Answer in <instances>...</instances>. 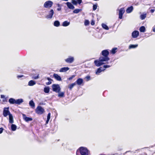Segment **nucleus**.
<instances>
[{
  "label": "nucleus",
  "instance_id": "obj_53",
  "mask_svg": "<svg viewBox=\"0 0 155 155\" xmlns=\"http://www.w3.org/2000/svg\"><path fill=\"white\" fill-rule=\"evenodd\" d=\"M61 10V7H59L57 9V10L58 11H60Z\"/></svg>",
  "mask_w": 155,
  "mask_h": 155
},
{
  "label": "nucleus",
  "instance_id": "obj_38",
  "mask_svg": "<svg viewBox=\"0 0 155 155\" xmlns=\"http://www.w3.org/2000/svg\"><path fill=\"white\" fill-rule=\"evenodd\" d=\"M39 78V75L38 74L37 76H33L32 77V78L35 79H37Z\"/></svg>",
  "mask_w": 155,
  "mask_h": 155
},
{
  "label": "nucleus",
  "instance_id": "obj_17",
  "mask_svg": "<svg viewBox=\"0 0 155 155\" xmlns=\"http://www.w3.org/2000/svg\"><path fill=\"white\" fill-rule=\"evenodd\" d=\"M23 102V100L22 99L20 98L16 100V104L19 105Z\"/></svg>",
  "mask_w": 155,
  "mask_h": 155
},
{
  "label": "nucleus",
  "instance_id": "obj_40",
  "mask_svg": "<svg viewBox=\"0 0 155 155\" xmlns=\"http://www.w3.org/2000/svg\"><path fill=\"white\" fill-rule=\"evenodd\" d=\"M111 65H112V64L111 65H104L103 66V68H109L110 67H111Z\"/></svg>",
  "mask_w": 155,
  "mask_h": 155
},
{
  "label": "nucleus",
  "instance_id": "obj_26",
  "mask_svg": "<svg viewBox=\"0 0 155 155\" xmlns=\"http://www.w3.org/2000/svg\"><path fill=\"white\" fill-rule=\"evenodd\" d=\"M11 130L13 131H15L17 129V126L14 124H12L11 126Z\"/></svg>",
  "mask_w": 155,
  "mask_h": 155
},
{
  "label": "nucleus",
  "instance_id": "obj_57",
  "mask_svg": "<svg viewBox=\"0 0 155 155\" xmlns=\"http://www.w3.org/2000/svg\"><path fill=\"white\" fill-rule=\"evenodd\" d=\"M154 2H155V1H154Z\"/></svg>",
  "mask_w": 155,
  "mask_h": 155
},
{
  "label": "nucleus",
  "instance_id": "obj_4",
  "mask_svg": "<svg viewBox=\"0 0 155 155\" xmlns=\"http://www.w3.org/2000/svg\"><path fill=\"white\" fill-rule=\"evenodd\" d=\"M53 5V2L51 1L48 0L45 2L43 6L45 8H49L52 6Z\"/></svg>",
  "mask_w": 155,
  "mask_h": 155
},
{
  "label": "nucleus",
  "instance_id": "obj_55",
  "mask_svg": "<svg viewBox=\"0 0 155 155\" xmlns=\"http://www.w3.org/2000/svg\"><path fill=\"white\" fill-rule=\"evenodd\" d=\"M57 6H58V7H60V5L59 4H57Z\"/></svg>",
  "mask_w": 155,
  "mask_h": 155
},
{
  "label": "nucleus",
  "instance_id": "obj_13",
  "mask_svg": "<svg viewBox=\"0 0 155 155\" xmlns=\"http://www.w3.org/2000/svg\"><path fill=\"white\" fill-rule=\"evenodd\" d=\"M23 117L24 119L26 122L31 121L32 120V119L31 118L27 117L24 114H23Z\"/></svg>",
  "mask_w": 155,
  "mask_h": 155
},
{
  "label": "nucleus",
  "instance_id": "obj_44",
  "mask_svg": "<svg viewBox=\"0 0 155 155\" xmlns=\"http://www.w3.org/2000/svg\"><path fill=\"white\" fill-rule=\"evenodd\" d=\"M77 2L80 5L82 2V0H77Z\"/></svg>",
  "mask_w": 155,
  "mask_h": 155
},
{
  "label": "nucleus",
  "instance_id": "obj_51",
  "mask_svg": "<svg viewBox=\"0 0 155 155\" xmlns=\"http://www.w3.org/2000/svg\"><path fill=\"white\" fill-rule=\"evenodd\" d=\"M47 79L49 81H51L52 80L51 78L48 77L47 78Z\"/></svg>",
  "mask_w": 155,
  "mask_h": 155
},
{
  "label": "nucleus",
  "instance_id": "obj_6",
  "mask_svg": "<svg viewBox=\"0 0 155 155\" xmlns=\"http://www.w3.org/2000/svg\"><path fill=\"white\" fill-rule=\"evenodd\" d=\"M74 61V57L71 56H69L68 58L65 59V61L66 63L69 64L72 63Z\"/></svg>",
  "mask_w": 155,
  "mask_h": 155
},
{
  "label": "nucleus",
  "instance_id": "obj_36",
  "mask_svg": "<svg viewBox=\"0 0 155 155\" xmlns=\"http://www.w3.org/2000/svg\"><path fill=\"white\" fill-rule=\"evenodd\" d=\"M85 79L86 81H88L90 80V77L89 76H87L85 77Z\"/></svg>",
  "mask_w": 155,
  "mask_h": 155
},
{
  "label": "nucleus",
  "instance_id": "obj_29",
  "mask_svg": "<svg viewBox=\"0 0 155 155\" xmlns=\"http://www.w3.org/2000/svg\"><path fill=\"white\" fill-rule=\"evenodd\" d=\"M145 28L144 26H141L139 28V30L140 32H144L145 31Z\"/></svg>",
  "mask_w": 155,
  "mask_h": 155
},
{
  "label": "nucleus",
  "instance_id": "obj_48",
  "mask_svg": "<svg viewBox=\"0 0 155 155\" xmlns=\"http://www.w3.org/2000/svg\"><path fill=\"white\" fill-rule=\"evenodd\" d=\"M152 30L153 32H155V25L153 27Z\"/></svg>",
  "mask_w": 155,
  "mask_h": 155
},
{
  "label": "nucleus",
  "instance_id": "obj_1",
  "mask_svg": "<svg viewBox=\"0 0 155 155\" xmlns=\"http://www.w3.org/2000/svg\"><path fill=\"white\" fill-rule=\"evenodd\" d=\"M102 56L100 57L98 60H96L94 61L95 65L97 66H100L105 64L104 62H106L110 59L108 56L109 54V52L107 50H104L101 52Z\"/></svg>",
  "mask_w": 155,
  "mask_h": 155
},
{
  "label": "nucleus",
  "instance_id": "obj_21",
  "mask_svg": "<svg viewBox=\"0 0 155 155\" xmlns=\"http://www.w3.org/2000/svg\"><path fill=\"white\" fill-rule=\"evenodd\" d=\"M36 84V82L33 81L31 80L28 83V85L30 86H32Z\"/></svg>",
  "mask_w": 155,
  "mask_h": 155
},
{
  "label": "nucleus",
  "instance_id": "obj_8",
  "mask_svg": "<svg viewBox=\"0 0 155 155\" xmlns=\"http://www.w3.org/2000/svg\"><path fill=\"white\" fill-rule=\"evenodd\" d=\"M54 14V10L51 9L48 12V14L46 16L45 18L47 19H51L52 18Z\"/></svg>",
  "mask_w": 155,
  "mask_h": 155
},
{
  "label": "nucleus",
  "instance_id": "obj_14",
  "mask_svg": "<svg viewBox=\"0 0 155 155\" xmlns=\"http://www.w3.org/2000/svg\"><path fill=\"white\" fill-rule=\"evenodd\" d=\"M53 77L57 81H60L62 80L61 77L57 74H53Z\"/></svg>",
  "mask_w": 155,
  "mask_h": 155
},
{
  "label": "nucleus",
  "instance_id": "obj_24",
  "mask_svg": "<svg viewBox=\"0 0 155 155\" xmlns=\"http://www.w3.org/2000/svg\"><path fill=\"white\" fill-rule=\"evenodd\" d=\"M44 91L46 93H48L50 91V88L49 87H44Z\"/></svg>",
  "mask_w": 155,
  "mask_h": 155
},
{
  "label": "nucleus",
  "instance_id": "obj_39",
  "mask_svg": "<svg viewBox=\"0 0 155 155\" xmlns=\"http://www.w3.org/2000/svg\"><path fill=\"white\" fill-rule=\"evenodd\" d=\"M89 22L88 20H86L84 22V25L86 26L88 25L89 24Z\"/></svg>",
  "mask_w": 155,
  "mask_h": 155
},
{
  "label": "nucleus",
  "instance_id": "obj_25",
  "mask_svg": "<svg viewBox=\"0 0 155 155\" xmlns=\"http://www.w3.org/2000/svg\"><path fill=\"white\" fill-rule=\"evenodd\" d=\"M54 25L55 27H58L60 26V23L58 21H55L54 22Z\"/></svg>",
  "mask_w": 155,
  "mask_h": 155
},
{
  "label": "nucleus",
  "instance_id": "obj_49",
  "mask_svg": "<svg viewBox=\"0 0 155 155\" xmlns=\"http://www.w3.org/2000/svg\"><path fill=\"white\" fill-rule=\"evenodd\" d=\"M1 97L2 98H5V96L3 95H1Z\"/></svg>",
  "mask_w": 155,
  "mask_h": 155
},
{
  "label": "nucleus",
  "instance_id": "obj_54",
  "mask_svg": "<svg viewBox=\"0 0 155 155\" xmlns=\"http://www.w3.org/2000/svg\"><path fill=\"white\" fill-rule=\"evenodd\" d=\"M49 120H48V119H47V120L46 121V124H47L48 123V122Z\"/></svg>",
  "mask_w": 155,
  "mask_h": 155
},
{
  "label": "nucleus",
  "instance_id": "obj_28",
  "mask_svg": "<svg viewBox=\"0 0 155 155\" xmlns=\"http://www.w3.org/2000/svg\"><path fill=\"white\" fill-rule=\"evenodd\" d=\"M58 94V96L59 97H64V92H59Z\"/></svg>",
  "mask_w": 155,
  "mask_h": 155
},
{
  "label": "nucleus",
  "instance_id": "obj_31",
  "mask_svg": "<svg viewBox=\"0 0 155 155\" xmlns=\"http://www.w3.org/2000/svg\"><path fill=\"white\" fill-rule=\"evenodd\" d=\"M146 13L140 15V18L141 20H143L146 18Z\"/></svg>",
  "mask_w": 155,
  "mask_h": 155
},
{
  "label": "nucleus",
  "instance_id": "obj_35",
  "mask_svg": "<svg viewBox=\"0 0 155 155\" xmlns=\"http://www.w3.org/2000/svg\"><path fill=\"white\" fill-rule=\"evenodd\" d=\"M71 2L74 5H77L78 4L77 2L75 0H71Z\"/></svg>",
  "mask_w": 155,
  "mask_h": 155
},
{
  "label": "nucleus",
  "instance_id": "obj_32",
  "mask_svg": "<svg viewBox=\"0 0 155 155\" xmlns=\"http://www.w3.org/2000/svg\"><path fill=\"white\" fill-rule=\"evenodd\" d=\"M81 11V9H76L73 11V12L74 13L78 14Z\"/></svg>",
  "mask_w": 155,
  "mask_h": 155
},
{
  "label": "nucleus",
  "instance_id": "obj_56",
  "mask_svg": "<svg viewBox=\"0 0 155 155\" xmlns=\"http://www.w3.org/2000/svg\"><path fill=\"white\" fill-rule=\"evenodd\" d=\"M129 151H127L125 153H124V154H126L127 152H129Z\"/></svg>",
  "mask_w": 155,
  "mask_h": 155
},
{
  "label": "nucleus",
  "instance_id": "obj_43",
  "mask_svg": "<svg viewBox=\"0 0 155 155\" xmlns=\"http://www.w3.org/2000/svg\"><path fill=\"white\" fill-rule=\"evenodd\" d=\"M23 77H24V76L23 75H18L17 77V78L18 79Z\"/></svg>",
  "mask_w": 155,
  "mask_h": 155
},
{
  "label": "nucleus",
  "instance_id": "obj_7",
  "mask_svg": "<svg viewBox=\"0 0 155 155\" xmlns=\"http://www.w3.org/2000/svg\"><path fill=\"white\" fill-rule=\"evenodd\" d=\"M11 114L9 111V107H5L3 111V115L5 117H7L8 115L9 116Z\"/></svg>",
  "mask_w": 155,
  "mask_h": 155
},
{
  "label": "nucleus",
  "instance_id": "obj_2",
  "mask_svg": "<svg viewBox=\"0 0 155 155\" xmlns=\"http://www.w3.org/2000/svg\"><path fill=\"white\" fill-rule=\"evenodd\" d=\"M78 150L81 155H89L90 153V151L86 147H80L77 151L76 155H78Z\"/></svg>",
  "mask_w": 155,
  "mask_h": 155
},
{
  "label": "nucleus",
  "instance_id": "obj_18",
  "mask_svg": "<svg viewBox=\"0 0 155 155\" xmlns=\"http://www.w3.org/2000/svg\"><path fill=\"white\" fill-rule=\"evenodd\" d=\"M105 70V69L103 68L100 67L98 69L97 71L96 72V74H99V73H101V71H103Z\"/></svg>",
  "mask_w": 155,
  "mask_h": 155
},
{
  "label": "nucleus",
  "instance_id": "obj_37",
  "mask_svg": "<svg viewBox=\"0 0 155 155\" xmlns=\"http://www.w3.org/2000/svg\"><path fill=\"white\" fill-rule=\"evenodd\" d=\"M97 4L93 5V10H94V11L97 8Z\"/></svg>",
  "mask_w": 155,
  "mask_h": 155
},
{
  "label": "nucleus",
  "instance_id": "obj_46",
  "mask_svg": "<svg viewBox=\"0 0 155 155\" xmlns=\"http://www.w3.org/2000/svg\"><path fill=\"white\" fill-rule=\"evenodd\" d=\"M91 24L92 25H94L95 23L94 21L93 20H92L91 23Z\"/></svg>",
  "mask_w": 155,
  "mask_h": 155
},
{
  "label": "nucleus",
  "instance_id": "obj_22",
  "mask_svg": "<svg viewBox=\"0 0 155 155\" xmlns=\"http://www.w3.org/2000/svg\"><path fill=\"white\" fill-rule=\"evenodd\" d=\"M133 7L132 6L128 7L126 10V12L128 13H129L131 12L133 10Z\"/></svg>",
  "mask_w": 155,
  "mask_h": 155
},
{
  "label": "nucleus",
  "instance_id": "obj_23",
  "mask_svg": "<svg viewBox=\"0 0 155 155\" xmlns=\"http://www.w3.org/2000/svg\"><path fill=\"white\" fill-rule=\"evenodd\" d=\"M29 105L32 108H34L35 107V104L32 100H31L29 101Z\"/></svg>",
  "mask_w": 155,
  "mask_h": 155
},
{
  "label": "nucleus",
  "instance_id": "obj_10",
  "mask_svg": "<svg viewBox=\"0 0 155 155\" xmlns=\"http://www.w3.org/2000/svg\"><path fill=\"white\" fill-rule=\"evenodd\" d=\"M83 80L82 78H79L75 82V84L78 85H83Z\"/></svg>",
  "mask_w": 155,
  "mask_h": 155
},
{
  "label": "nucleus",
  "instance_id": "obj_19",
  "mask_svg": "<svg viewBox=\"0 0 155 155\" xmlns=\"http://www.w3.org/2000/svg\"><path fill=\"white\" fill-rule=\"evenodd\" d=\"M9 121L10 123L12 124L14 123L13 117L12 114H10L9 116Z\"/></svg>",
  "mask_w": 155,
  "mask_h": 155
},
{
  "label": "nucleus",
  "instance_id": "obj_58",
  "mask_svg": "<svg viewBox=\"0 0 155 155\" xmlns=\"http://www.w3.org/2000/svg\"><path fill=\"white\" fill-rule=\"evenodd\" d=\"M154 2H155V1H154Z\"/></svg>",
  "mask_w": 155,
  "mask_h": 155
},
{
  "label": "nucleus",
  "instance_id": "obj_41",
  "mask_svg": "<svg viewBox=\"0 0 155 155\" xmlns=\"http://www.w3.org/2000/svg\"><path fill=\"white\" fill-rule=\"evenodd\" d=\"M75 76V75H72L71 77H69L68 78V80L69 81L71 80L73 78H74Z\"/></svg>",
  "mask_w": 155,
  "mask_h": 155
},
{
  "label": "nucleus",
  "instance_id": "obj_11",
  "mask_svg": "<svg viewBox=\"0 0 155 155\" xmlns=\"http://www.w3.org/2000/svg\"><path fill=\"white\" fill-rule=\"evenodd\" d=\"M139 33L137 31H134L132 33V36L133 38H137L139 35Z\"/></svg>",
  "mask_w": 155,
  "mask_h": 155
},
{
  "label": "nucleus",
  "instance_id": "obj_9",
  "mask_svg": "<svg viewBox=\"0 0 155 155\" xmlns=\"http://www.w3.org/2000/svg\"><path fill=\"white\" fill-rule=\"evenodd\" d=\"M125 12V10L124 8H121L119 10V18L120 19L122 18L123 14Z\"/></svg>",
  "mask_w": 155,
  "mask_h": 155
},
{
  "label": "nucleus",
  "instance_id": "obj_20",
  "mask_svg": "<svg viewBox=\"0 0 155 155\" xmlns=\"http://www.w3.org/2000/svg\"><path fill=\"white\" fill-rule=\"evenodd\" d=\"M70 24V22H68V21H65L62 23V25L63 26L66 27L69 25Z\"/></svg>",
  "mask_w": 155,
  "mask_h": 155
},
{
  "label": "nucleus",
  "instance_id": "obj_27",
  "mask_svg": "<svg viewBox=\"0 0 155 155\" xmlns=\"http://www.w3.org/2000/svg\"><path fill=\"white\" fill-rule=\"evenodd\" d=\"M138 45H130L129 46V49H131L132 48H137L138 46Z\"/></svg>",
  "mask_w": 155,
  "mask_h": 155
},
{
  "label": "nucleus",
  "instance_id": "obj_30",
  "mask_svg": "<svg viewBox=\"0 0 155 155\" xmlns=\"http://www.w3.org/2000/svg\"><path fill=\"white\" fill-rule=\"evenodd\" d=\"M101 26L104 29L106 30H108L109 29V28L108 26L106 24L102 23L101 24Z\"/></svg>",
  "mask_w": 155,
  "mask_h": 155
},
{
  "label": "nucleus",
  "instance_id": "obj_42",
  "mask_svg": "<svg viewBox=\"0 0 155 155\" xmlns=\"http://www.w3.org/2000/svg\"><path fill=\"white\" fill-rule=\"evenodd\" d=\"M50 117H51V113H48V114L47 119L50 120Z\"/></svg>",
  "mask_w": 155,
  "mask_h": 155
},
{
  "label": "nucleus",
  "instance_id": "obj_45",
  "mask_svg": "<svg viewBox=\"0 0 155 155\" xmlns=\"http://www.w3.org/2000/svg\"><path fill=\"white\" fill-rule=\"evenodd\" d=\"M3 130L4 129L3 128L1 127L0 128V134H1L3 132Z\"/></svg>",
  "mask_w": 155,
  "mask_h": 155
},
{
  "label": "nucleus",
  "instance_id": "obj_33",
  "mask_svg": "<svg viewBox=\"0 0 155 155\" xmlns=\"http://www.w3.org/2000/svg\"><path fill=\"white\" fill-rule=\"evenodd\" d=\"M117 49V48H114L112 49L111 50V52L113 54H114L116 52V50Z\"/></svg>",
  "mask_w": 155,
  "mask_h": 155
},
{
  "label": "nucleus",
  "instance_id": "obj_52",
  "mask_svg": "<svg viewBox=\"0 0 155 155\" xmlns=\"http://www.w3.org/2000/svg\"><path fill=\"white\" fill-rule=\"evenodd\" d=\"M3 102H7V100L6 98H4V99H3Z\"/></svg>",
  "mask_w": 155,
  "mask_h": 155
},
{
  "label": "nucleus",
  "instance_id": "obj_15",
  "mask_svg": "<svg viewBox=\"0 0 155 155\" xmlns=\"http://www.w3.org/2000/svg\"><path fill=\"white\" fill-rule=\"evenodd\" d=\"M69 69V68L68 67H64L61 68L59 70V71L61 72H65L68 71Z\"/></svg>",
  "mask_w": 155,
  "mask_h": 155
},
{
  "label": "nucleus",
  "instance_id": "obj_47",
  "mask_svg": "<svg viewBox=\"0 0 155 155\" xmlns=\"http://www.w3.org/2000/svg\"><path fill=\"white\" fill-rule=\"evenodd\" d=\"M51 84V81H49L48 82H47L46 83V84L47 85H50V84Z\"/></svg>",
  "mask_w": 155,
  "mask_h": 155
},
{
  "label": "nucleus",
  "instance_id": "obj_12",
  "mask_svg": "<svg viewBox=\"0 0 155 155\" xmlns=\"http://www.w3.org/2000/svg\"><path fill=\"white\" fill-rule=\"evenodd\" d=\"M68 8L70 9H73L74 8V7L70 2H68L66 3Z\"/></svg>",
  "mask_w": 155,
  "mask_h": 155
},
{
  "label": "nucleus",
  "instance_id": "obj_50",
  "mask_svg": "<svg viewBox=\"0 0 155 155\" xmlns=\"http://www.w3.org/2000/svg\"><path fill=\"white\" fill-rule=\"evenodd\" d=\"M155 11V10L154 9H151L150 11V12L151 13H153Z\"/></svg>",
  "mask_w": 155,
  "mask_h": 155
},
{
  "label": "nucleus",
  "instance_id": "obj_3",
  "mask_svg": "<svg viewBox=\"0 0 155 155\" xmlns=\"http://www.w3.org/2000/svg\"><path fill=\"white\" fill-rule=\"evenodd\" d=\"M52 87L53 91L56 93H59L60 92L61 89L58 84H53Z\"/></svg>",
  "mask_w": 155,
  "mask_h": 155
},
{
  "label": "nucleus",
  "instance_id": "obj_5",
  "mask_svg": "<svg viewBox=\"0 0 155 155\" xmlns=\"http://www.w3.org/2000/svg\"><path fill=\"white\" fill-rule=\"evenodd\" d=\"M36 113L39 114H42L44 112V109L40 106H38L35 110Z\"/></svg>",
  "mask_w": 155,
  "mask_h": 155
},
{
  "label": "nucleus",
  "instance_id": "obj_16",
  "mask_svg": "<svg viewBox=\"0 0 155 155\" xmlns=\"http://www.w3.org/2000/svg\"><path fill=\"white\" fill-rule=\"evenodd\" d=\"M8 102L11 104H16V100L13 98H10L8 100Z\"/></svg>",
  "mask_w": 155,
  "mask_h": 155
},
{
  "label": "nucleus",
  "instance_id": "obj_34",
  "mask_svg": "<svg viewBox=\"0 0 155 155\" xmlns=\"http://www.w3.org/2000/svg\"><path fill=\"white\" fill-rule=\"evenodd\" d=\"M75 85L76 84L75 82L73 83H72L69 85L68 88L70 90H71Z\"/></svg>",
  "mask_w": 155,
  "mask_h": 155
}]
</instances>
